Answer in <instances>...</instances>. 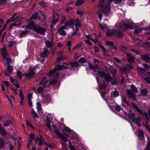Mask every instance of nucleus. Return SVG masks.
Listing matches in <instances>:
<instances>
[{
    "label": "nucleus",
    "mask_w": 150,
    "mask_h": 150,
    "mask_svg": "<svg viewBox=\"0 0 150 150\" xmlns=\"http://www.w3.org/2000/svg\"><path fill=\"white\" fill-rule=\"evenodd\" d=\"M50 79L49 77L45 75L40 81L39 86L37 90L38 93L40 94L44 101L48 103L50 102L51 99L49 94L46 93L47 90L46 88L48 86L46 84Z\"/></svg>",
    "instance_id": "f257e3e1"
},
{
    "label": "nucleus",
    "mask_w": 150,
    "mask_h": 150,
    "mask_svg": "<svg viewBox=\"0 0 150 150\" xmlns=\"http://www.w3.org/2000/svg\"><path fill=\"white\" fill-rule=\"evenodd\" d=\"M64 65H57L52 71H50L47 74L46 76L49 77V78H53L58 77L59 73V71L62 69H67L66 63L64 64Z\"/></svg>",
    "instance_id": "f03ea898"
},
{
    "label": "nucleus",
    "mask_w": 150,
    "mask_h": 150,
    "mask_svg": "<svg viewBox=\"0 0 150 150\" xmlns=\"http://www.w3.org/2000/svg\"><path fill=\"white\" fill-rule=\"evenodd\" d=\"M74 25L76 26V30H78V28L80 27L81 24L78 19L74 20L73 19H70L65 22V25H64L66 28L67 26H71Z\"/></svg>",
    "instance_id": "7ed1b4c3"
},
{
    "label": "nucleus",
    "mask_w": 150,
    "mask_h": 150,
    "mask_svg": "<svg viewBox=\"0 0 150 150\" xmlns=\"http://www.w3.org/2000/svg\"><path fill=\"white\" fill-rule=\"evenodd\" d=\"M131 89L127 90V96L129 98H133L135 101H136L137 99L135 95L131 92V90L132 91L133 93H135L137 92V89L133 84L131 85Z\"/></svg>",
    "instance_id": "20e7f679"
},
{
    "label": "nucleus",
    "mask_w": 150,
    "mask_h": 150,
    "mask_svg": "<svg viewBox=\"0 0 150 150\" xmlns=\"http://www.w3.org/2000/svg\"><path fill=\"white\" fill-rule=\"evenodd\" d=\"M132 104L138 112L143 116L144 115L147 120H149V118L150 119V110L148 111V115L146 112H144V113L142 111L138 106L135 105L134 103H132Z\"/></svg>",
    "instance_id": "39448f33"
},
{
    "label": "nucleus",
    "mask_w": 150,
    "mask_h": 150,
    "mask_svg": "<svg viewBox=\"0 0 150 150\" xmlns=\"http://www.w3.org/2000/svg\"><path fill=\"white\" fill-rule=\"evenodd\" d=\"M34 31L41 35H44L45 34L46 29L45 28L37 25L35 27Z\"/></svg>",
    "instance_id": "423d86ee"
},
{
    "label": "nucleus",
    "mask_w": 150,
    "mask_h": 150,
    "mask_svg": "<svg viewBox=\"0 0 150 150\" xmlns=\"http://www.w3.org/2000/svg\"><path fill=\"white\" fill-rule=\"evenodd\" d=\"M114 0H108V3L109 4L106 5L105 8H103L102 11L103 13H104L106 16H108L109 13V12L110 10V4Z\"/></svg>",
    "instance_id": "0eeeda50"
},
{
    "label": "nucleus",
    "mask_w": 150,
    "mask_h": 150,
    "mask_svg": "<svg viewBox=\"0 0 150 150\" xmlns=\"http://www.w3.org/2000/svg\"><path fill=\"white\" fill-rule=\"evenodd\" d=\"M116 26L118 28L122 29H132V25L125 23H123L122 24L119 23L116 25Z\"/></svg>",
    "instance_id": "6e6552de"
},
{
    "label": "nucleus",
    "mask_w": 150,
    "mask_h": 150,
    "mask_svg": "<svg viewBox=\"0 0 150 150\" xmlns=\"http://www.w3.org/2000/svg\"><path fill=\"white\" fill-rule=\"evenodd\" d=\"M138 73L141 77L145 79L146 77V75L145 72L146 71L145 69L139 67L137 69Z\"/></svg>",
    "instance_id": "1a4fd4ad"
},
{
    "label": "nucleus",
    "mask_w": 150,
    "mask_h": 150,
    "mask_svg": "<svg viewBox=\"0 0 150 150\" xmlns=\"http://www.w3.org/2000/svg\"><path fill=\"white\" fill-rule=\"evenodd\" d=\"M35 74L34 70L32 68H30L29 69V72L28 73H26L23 75V76H25L27 78H30L33 76Z\"/></svg>",
    "instance_id": "9d476101"
},
{
    "label": "nucleus",
    "mask_w": 150,
    "mask_h": 150,
    "mask_svg": "<svg viewBox=\"0 0 150 150\" xmlns=\"http://www.w3.org/2000/svg\"><path fill=\"white\" fill-rule=\"evenodd\" d=\"M66 28L65 26L63 25L60 27L58 30V32L59 33V34L62 35H65L66 34V32L64 30Z\"/></svg>",
    "instance_id": "9b49d317"
},
{
    "label": "nucleus",
    "mask_w": 150,
    "mask_h": 150,
    "mask_svg": "<svg viewBox=\"0 0 150 150\" xmlns=\"http://www.w3.org/2000/svg\"><path fill=\"white\" fill-rule=\"evenodd\" d=\"M105 78L106 81L108 83H109L110 82H111L113 84H116V82L114 81V83H112V80L113 79L112 78V77L109 74H106L104 78Z\"/></svg>",
    "instance_id": "f8f14e48"
},
{
    "label": "nucleus",
    "mask_w": 150,
    "mask_h": 150,
    "mask_svg": "<svg viewBox=\"0 0 150 150\" xmlns=\"http://www.w3.org/2000/svg\"><path fill=\"white\" fill-rule=\"evenodd\" d=\"M44 138L42 137V136L41 135L40 136V137H37L35 140V142L37 143L38 142H39V146H41L43 144L42 142L44 141Z\"/></svg>",
    "instance_id": "ddd939ff"
},
{
    "label": "nucleus",
    "mask_w": 150,
    "mask_h": 150,
    "mask_svg": "<svg viewBox=\"0 0 150 150\" xmlns=\"http://www.w3.org/2000/svg\"><path fill=\"white\" fill-rule=\"evenodd\" d=\"M67 68L73 67H77L79 65L78 63L76 62H73L70 63H66Z\"/></svg>",
    "instance_id": "4468645a"
},
{
    "label": "nucleus",
    "mask_w": 150,
    "mask_h": 150,
    "mask_svg": "<svg viewBox=\"0 0 150 150\" xmlns=\"http://www.w3.org/2000/svg\"><path fill=\"white\" fill-rule=\"evenodd\" d=\"M46 47L48 48H51L54 45L53 40L52 41L46 40L45 42Z\"/></svg>",
    "instance_id": "2eb2a0df"
},
{
    "label": "nucleus",
    "mask_w": 150,
    "mask_h": 150,
    "mask_svg": "<svg viewBox=\"0 0 150 150\" xmlns=\"http://www.w3.org/2000/svg\"><path fill=\"white\" fill-rule=\"evenodd\" d=\"M59 137H60L61 139L65 142L68 141V135L67 134L64 133L63 134H62L61 133V135H58Z\"/></svg>",
    "instance_id": "dca6fc26"
},
{
    "label": "nucleus",
    "mask_w": 150,
    "mask_h": 150,
    "mask_svg": "<svg viewBox=\"0 0 150 150\" xmlns=\"http://www.w3.org/2000/svg\"><path fill=\"white\" fill-rule=\"evenodd\" d=\"M37 25V24H34L32 22H31L29 24L25 26V27L27 29H31L34 30L35 27Z\"/></svg>",
    "instance_id": "f3484780"
},
{
    "label": "nucleus",
    "mask_w": 150,
    "mask_h": 150,
    "mask_svg": "<svg viewBox=\"0 0 150 150\" xmlns=\"http://www.w3.org/2000/svg\"><path fill=\"white\" fill-rule=\"evenodd\" d=\"M58 58L57 59V61H60L62 60H64L66 59L65 57L63 56V52H59L58 54Z\"/></svg>",
    "instance_id": "a211bd4d"
},
{
    "label": "nucleus",
    "mask_w": 150,
    "mask_h": 150,
    "mask_svg": "<svg viewBox=\"0 0 150 150\" xmlns=\"http://www.w3.org/2000/svg\"><path fill=\"white\" fill-rule=\"evenodd\" d=\"M46 16L44 13L42 14L39 17V20L41 22L45 24L46 22Z\"/></svg>",
    "instance_id": "6ab92c4d"
},
{
    "label": "nucleus",
    "mask_w": 150,
    "mask_h": 150,
    "mask_svg": "<svg viewBox=\"0 0 150 150\" xmlns=\"http://www.w3.org/2000/svg\"><path fill=\"white\" fill-rule=\"evenodd\" d=\"M126 54L128 57V60L130 62H134V57L130 54L126 53Z\"/></svg>",
    "instance_id": "aec40b11"
},
{
    "label": "nucleus",
    "mask_w": 150,
    "mask_h": 150,
    "mask_svg": "<svg viewBox=\"0 0 150 150\" xmlns=\"http://www.w3.org/2000/svg\"><path fill=\"white\" fill-rule=\"evenodd\" d=\"M0 132L2 135L4 136H6L9 134L6 130L1 126H0Z\"/></svg>",
    "instance_id": "412c9836"
},
{
    "label": "nucleus",
    "mask_w": 150,
    "mask_h": 150,
    "mask_svg": "<svg viewBox=\"0 0 150 150\" xmlns=\"http://www.w3.org/2000/svg\"><path fill=\"white\" fill-rule=\"evenodd\" d=\"M128 118L131 120L132 121L134 122L135 117V114L133 113H130L127 115Z\"/></svg>",
    "instance_id": "4be33fe9"
},
{
    "label": "nucleus",
    "mask_w": 150,
    "mask_h": 150,
    "mask_svg": "<svg viewBox=\"0 0 150 150\" xmlns=\"http://www.w3.org/2000/svg\"><path fill=\"white\" fill-rule=\"evenodd\" d=\"M23 18L20 16L17 17L15 18V20H16L15 23L17 25H19L22 24L21 20Z\"/></svg>",
    "instance_id": "5701e85b"
},
{
    "label": "nucleus",
    "mask_w": 150,
    "mask_h": 150,
    "mask_svg": "<svg viewBox=\"0 0 150 150\" xmlns=\"http://www.w3.org/2000/svg\"><path fill=\"white\" fill-rule=\"evenodd\" d=\"M114 35L120 38H122L123 37L122 33L120 31L116 30H114Z\"/></svg>",
    "instance_id": "b1692460"
},
{
    "label": "nucleus",
    "mask_w": 150,
    "mask_h": 150,
    "mask_svg": "<svg viewBox=\"0 0 150 150\" xmlns=\"http://www.w3.org/2000/svg\"><path fill=\"white\" fill-rule=\"evenodd\" d=\"M139 134L138 137L140 139H143L144 137V132L142 130H138Z\"/></svg>",
    "instance_id": "393cba45"
},
{
    "label": "nucleus",
    "mask_w": 150,
    "mask_h": 150,
    "mask_svg": "<svg viewBox=\"0 0 150 150\" xmlns=\"http://www.w3.org/2000/svg\"><path fill=\"white\" fill-rule=\"evenodd\" d=\"M1 54L4 58H6L7 56V53L6 52V49L3 48L1 51Z\"/></svg>",
    "instance_id": "a878e982"
},
{
    "label": "nucleus",
    "mask_w": 150,
    "mask_h": 150,
    "mask_svg": "<svg viewBox=\"0 0 150 150\" xmlns=\"http://www.w3.org/2000/svg\"><path fill=\"white\" fill-rule=\"evenodd\" d=\"M142 58L146 62L150 60V58L148 55H144L141 56Z\"/></svg>",
    "instance_id": "bb28decb"
},
{
    "label": "nucleus",
    "mask_w": 150,
    "mask_h": 150,
    "mask_svg": "<svg viewBox=\"0 0 150 150\" xmlns=\"http://www.w3.org/2000/svg\"><path fill=\"white\" fill-rule=\"evenodd\" d=\"M106 35L109 37L112 36L113 35H114V30L112 31L110 30H108Z\"/></svg>",
    "instance_id": "cd10ccee"
},
{
    "label": "nucleus",
    "mask_w": 150,
    "mask_h": 150,
    "mask_svg": "<svg viewBox=\"0 0 150 150\" xmlns=\"http://www.w3.org/2000/svg\"><path fill=\"white\" fill-rule=\"evenodd\" d=\"M32 98V93H30L29 94L28 96V100L29 104L30 106H32V103L31 99Z\"/></svg>",
    "instance_id": "c85d7f7f"
},
{
    "label": "nucleus",
    "mask_w": 150,
    "mask_h": 150,
    "mask_svg": "<svg viewBox=\"0 0 150 150\" xmlns=\"http://www.w3.org/2000/svg\"><path fill=\"white\" fill-rule=\"evenodd\" d=\"M84 2V0H78L75 3V5L76 6H79L82 4Z\"/></svg>",
    "instance_id": "c756f323"
},
{
    "label": "nucleus",
    "mask_w": 150,
    "mask_h": 150,
    "mask_svg": "<svg viewBox=\"0 0 150 150\" xmlns=\"http://www.w3.org/2000/svg\"><path fill=\"white\" fill-rule=\"evenodd\" d=\"M86 37L87 39H90L93 42L95 43H96V41H97V38H95V39H93V36L90 35H86Z\"/></svg>",
    "instance_id": "7c9ffc66"
},
{
    "label": "nucleus",
    "mask_w": 150,
    "mask_h": 150,
    "mask_svg": "<svg viewBox=\"0 0 150 150\" xmlns=\"http://www.w3.org/2000/svg\"><path fill=\"white\" fill-rule=\"evenodd\" d=\"M31 114L33 118H38L39 116L37 113L34 111L33 109L31 112Z\"/></svg>",
    "instance_id": "2f4dec72"
},
{
    "label": "nucleus",
    "mask_w": 150,
    "mask_h": 150,
    "mask_svg": "<svg viewBox=\"0 0 150 150\" xmlns=\"http://www.w3.org/2000/svg\"><path fill=\"white\" fill-rule=\"evenodd\" d=\"M48 52V51L47 49H45L43 52L41 53V57H45L47 55Z\"/></svg>",
    "instance_id": "473e14b6"
},
{
    "label": "nucleus",
    "mask_w": 150,
    "mask_h": 150,
    "mask_svg": "<svg viewBox=\"0 0 150 150\" xmlns=\"http://www.w3.org/2000/svg\"><path fill=\"white\" fill-rule=\"evenodd\" d=\"M104 2V0H100L99 4L98 5V6L100 8V10L101 11L103 9V5Z\"/></svg>",
    "instance_id": "72a5a7b5"
},
{
    "label": "nucleus",
    "mask_w": 150,
    "mask_h": 150,
    "mask_svg": "<svg viewBox=\"0 0 150 150\" xmlns=\"http://www.w3.org/2000/svg\"><path fill=\"white\" fill-rule=\"evenodd\" d=\"M135 122L136 124L138 126H141V120L139 118H135V120L134 122Z\"/></svg>",
    "instance_id": "f704fd0d"
},
{
    "label": "nucleus",
    "mask_w": 150,
    "mask_h": 150,
    "mask_svg": "<svg viewBox=\"0 0 150 150\" xmlns=\"http://www.w3.org/2000/svg\"><path fill=\"white\" fill-rule=\"evenodd\" d=\"M4 123L3 125L4 127L10 126L12 124V122L9 120H7L5 122H4Z\"/></svg>",
    "instance_id": "c9c22d12"
},
{
    "label": "nucleus",
    "mask_w": 150,
    "mask_h": 150,
    "mask_svg": "<svg viewBox=\"0 0 150 150\" xmlns=\"http://www.w3.org/2000/svg\"><path fill=\"white\" fill-rule=\"evenodd\" d=\"M7 69L8 73L9 74L11 73L13 70L12 67L10 66L9 65L8 66L7 68Z\"/></svg>",
    "instance_id": "e433bc0d"
},
{
    "label": "nucleus",
    "mask_w": 150,
    "mask_h": 150,
    "mask_svg": "<svg viewBox=\"0 0 150 150\" xmlns=\"http://www.w3.org/2000/svg\"><path fill=\"white\" fill-rule=\"evenodd\" d=\"M53 128L57 135H61V133L58 130L55 126H53Z\"/></svg>",
    "instance_id": "4c0bfd02"
},
{
    "label": "nucleus",
    "mask_w": 150,
    "mask_h": 150,
    "mask_svg": "<svg viewBox=\"0 0 150 150\" xmlns=\"http://www.w3.org/2000/svg\"><path fill=\"white\" fill-rule=\"evenodd\" d=\"M98 74L101 77L104 78L106 74L103 71H98Z\"/></svg>",
    "instance_id": "58836bf2"
},
{
    "label": "nucleus",
    "mask_w": 150,
    "mask_h": 150,
    "mask_svg": "<svg viewBox=\"0 0 150 150\" xmlns=\"http://www.w3.org/2000/svg\"><path fill=\"white\" fill-rule=\"evenodd\" d=\"M147 90L145 89H143L140 91L141 94L143 96H146L147 94Z\"/></svg>",
    "instance_id": "ea45409f"
},
{
    "label": "nucleus",
    "mask_w": 150,
    "mask_h": 150,
    "mask_svg": "<svg viewBox=\"0 0 150 150\" xmlns=\"http://www.w3.org/2000/svg\"><path fill=\"white\" fill-rule=\"evenodd\" d=\"M15 14H14L13 15L12 17L10 18L9 19H8L6 22V24H8L9 23L11 22H12L15 19V18L14 19V17H15Z\"/></svg>",
    "instance_id": "a19ab883"
},
{
    "label": "nucleus",
    "mask_w": 150,
    "mask_h": 150,
    "mask_svg": "<svg viewBox=\"0 0 150 150\" xmlns=\"http://www.w3.org/2000/svg\"><path fill=\"white\" fill-rule=\"evenodd\" d=\"M38 17V13H35L33 14L30 18V20L35 19H37Z\"/></svg>",
    "instance_id": "79ce46f5"
},
{
    "label": "nucleus",
    "mask_w": 150,
    "mask_h": 150,
    "mask_svg": "<svg viewBox=\"0 0 150 150\" xmlns=\"http://www.w3.org/2000/svg\"><path fill=\"white\" fill-rule=\"evenodd\" d=\"M27 33V31L25 30L24 31H22L19 33V36L21 38H22Z\"/></svg>",
    "instance_id": "37998d69"
},
{
    "label": "nucleus",
    "mask_w": 150,
    "mask_h": 150,
    "mask_svg": "<svg viewBox=\"0 0 150 150\" xmlns=\"http://www.w3.org/2000/svg\"><path fill=\"white\" fill-rule=\"evenodd\" d=\"M35 137V134H31L30 135V139L29 140V142L31 144H32V141L33 139Z\"/></svg>",
    "instance_id": "c03bdc74"
},
{
    "label": "nucleus",
    "mask_w": 150,
    "mask_h": 150,
    "mask_svg": "<svg viewBox=\"0 0 150 150\" xmlns=\"http://www.w3.org/2000/svg\"><path fill=\"white\" fill-rule=\"evenodd\" d=\"M100 27L104 31L106 29H107V27L105 24H100L99 25Z\"/></svg>",
    "instance_id": "a18cd8bd"
},
{
    "label": "nucleus",
    "mask_w": 150,
    "mask_h": 150,
    "mask_svg": "<svg viewBox=\"0 0 150 150\" xmlns=\"http://www.w3.org/2000/svg\"><path fill=\"white\" fill-rule=\"evenodd\" d=\"M86 62V59L83 57H81L80 58L79 60V63H85Z\"/></svg>",
    "instance_id": "49530a36"
},
{
    "label": "nucleus",
    "mask_w": 150,
    "mask_h": 150,
    "mask_svg": "<svg viewBox=\"0 0 150 150\" xmlns=\"http://www.w3.org/2000/svg\"><path fill=\"white\" fill-rule=\"evenodd\" d=\"M16 41H10L9 42L8 46L9 47H11L14 44H16Z\"/></svg>",
    "instance_id": "de8ad7c7"
},
{
    "label": "nucleus",
    "mask_w": 150,
    "mask_h": 150,
    "mask_svg": "<svg viewBox=\"0 0 150 150\" xmlns=\"http://www.w3.org/2000/svg\"><path fill=\"white\" fill-rule=\"evenodd\" d=\"M143 29L141 28L136 29L134 31V33L135 34L140 33Z\"/></svg>",
    "instance_id": "09e8293b"
},
{
    "label": "nucleus",
    "mask_w": 150,
    "mask_h": 150,
    "mask_svg": "<svg viewBox=\"0 0 150 150\" xmlns=\"http://www.w3.org/2000/svg\"><path fill=\"white\" fill-rule=\"evenodd\" d=\"M4 141L2 138L0 139V147H2L4 145Z\"/></svg>",
    "instance_id": "8fccbe9b"
},
{
    "label": "nucleus",
    "mask_w": 150,
    "mask_h": 150,
    "mask_svg": "<svg viewBox=\"0 0 150 150\" xmlns=\"http://www.w3.org/2000/svg\"><path fill=\"white\" fill-rule=\"evenodd\" d=\"M37 107L38 111H40L41 109V105L40 103L38 102L37 103Z\"/></svg>",
    "instance_id": "3c124183"
},
{
    "label": "nucleus",
    "mask_w": 150,
    "mask_h": 150,
    "mask_svg": "<svg viewBox=\"0 0 150 150\" xmlns=\"http://www.w3.org/2000/svg\"><path fill=\"white\" fill-rule=\"evenodd\" d=\"M122 100L123 103H125L128 105H129L128 102H127L126 100V98L125 96H122Z\"/></svg>",
    "instance_id": "603ef678"
},
{
    "label": "nucleus",
    "mask_w": 150,
    "mask_h": 150,
    "mask_svg": "<svg viewBox=\"0 0 150 150\" xmlns=\"http://www.w3.org/2000/svg\"><path fill=\"white\" fill-rule=\"evenodd\" d=\"M141 40L140 39H135L134 41V42L136 44H138L141 43Z\"/></svg>",
    "instance_id": "864d4df0"
},
{
    "label": "nucleus",
    "mask_w": 150,
    "mask_h": 150,
    "mask_svg": "<svg viewBox=\"0 0 150 150\" xmlns=\"http://www.w3.org/2000/svg\"><path fill=\"white\" fill-rule=\"evenodd\" d=\"M17 75L19 78H20V79H21L22 78V76L21 75V73L20 71H17Z\"/></svg>",
    "instance_id": "5fc2aeb1"
},
{
    "label": "nucleus",
    "mask_w": 150,
    "mask_h": 150,
    "mask_svg": "<svg viewBox=\"0 0 150 150\" xmlns=\"http://www.w3.org/2000/svg\"><path fill=\"white\" fill-rule=\"evenodd\" d=\"M114 108L115 110L118 112H119L121 109L120 106L118 105H116L115 107Z\"/></svg>",
    "instance_id": "6e6d98bb"
},
{
    "label": "nucleus",
    "mask_w": 150,
    "mask_h": 150,
    "mask_svg": "<svg viewBox=\"0 0 150 150\" xmlns=\"http://www.w3.org/2000/svg\"><path fill=\"white\" fill-rule=\"evenodd\" d=\"M26 124L28 126L30 127L33 129H34V127L32 125V124L30 123V122H28V121H26Z\"/></svg>",
    "instance_id": "4d7b16f0"
},
{
    "label": "nucleus",
    "mask_w": 150,
    "mask_h": 150,
    "mask_svg": "<svg viewBox=\"0 0 150 150\" xmlns=\"http://www.w3.org/2000/svg\"><path fill=\"white\" fill-rule=\"evenodd\" d=\"M148 144L145 150H150V140L148 141Z\"/></svg>",
    "instance_id": "13d9d810"
},
{
    "label": "nucleus",
    "mask_w": 150,
    "mask_h": 150,
    "mask_svg": "<svg viewBox=\"0 0 150 150\" xmlns=\"http://www.w3.org/2000/svg\"><path fill=\"white\" fill-rule=\"evenodd\" d=\"M82 44H83V42H82L79 43L78 44L74 47V48L75 49H76V48H80V47H81L82 46Z\"/></svg>",
    "instance_id": "bf43d9fd"
},
{
    "label": "nucleus",
    "mask_w": 150,
    "mask_h": 150,
    "mask_svg": "<svg viewBox=\"0 0 150 150\" xmlns=\"http://www.w3.org/2000/svg\"><path fill=\"white\" fill-rule=\"evenodd\" d=\"M10 81L11 82L14 84L17 83L16 80V79H14L12 78H10Z\"/></svg>",
    "instance_id": "052dcab7"
},
{
    "label": "nucleus",
    "mask_w": 150,
    "mask_h": 150,
    "mask_svg": "<svg viewBox=\"0 0 150 150\" xmlns=\"http://www.w3.org/2000/svg\"><path fill=\"white\" fill-rule=\"evenodd\" d=\"M46 126L49 129H51V126L50 124V122L49 120L48 121L46 124Z\"/></svg>",
    "instance_id": "680f3d73"
},
{
    "label": "nucleus",
    "mask_w": 150,
    "mask_h": 150,
    "mask_svg": "<svg viewBox=\"0 0 150 150\" xmlns=\"http://www.w3.org/2000/svg\"><path fill=\"white\" fill-rule=\"evenodd\" d=\"M120 49L122 50L123 51H126L127 49V48L126 47L123 45H121V46Z\"/></svg>",
    "instance_id": "e2e57ef3"
},
{
    "label": "nucleus",
    "mask_w": 150,
    "mask_h": 150,
    "mask_svg": "<svg viewBox=\"0 0 150 150\" xmlns=\"http://www.w3.org/2000/svg\"><path fill=\"white\" fill-rule=\"evenodd\" d=\"M19 92H20L19 96L21 97V98H24V96L23 94V92L22 90L21 89L20 90Z\"/></svg>",
    "instance_id": "0e129e2a"
},
{
    "label": "nucleus",
    "mask_w": 150,
    "mask_h": 150,
    "mask_svg": "<svg viewBox=\"0 0 150 150\" xmlns=\"http://www.w3.org/2000/svg\"><path fill=\"white\" fill-rule=\"evenodd\" d=\"M57 82V81L55 80H52L51 81L50 83V84L51 85H53L55 83H56Z\"/></svg>",
    "instance_id": "69168bd1"
},
{
    "label": "nucleus",
    "mask_w": 150,
    "mask_h": 150,
    "mask_svg": "<svg viewBox=\"0 0 150 150\" xmlns=\"http://www.w3.org/2000/svg\"><path fill=\"white\" fill-rule=\"evenodd\" d=\"M113 95L114 96L116 97L119 95V94L118 92L117 91H115L113 92Z\"/></svg>",
    "instance_id": "338daca9"
},
{
    "label": "nucleus",
    "mask_w": 150,
    "mask_h": 150,
    "mask_svg": "<svg viewBox=\"0 0 150 150\" xmlns=\"http://www.w3.org/2000/svg\"><path fill=\"white\" fill-rule=\"evenodd\" d=\"M144 80L148 83H150V78L148 77L145 78Z\"/></svg>",
    "instance_id": "774afa93"
}]
</instances>
